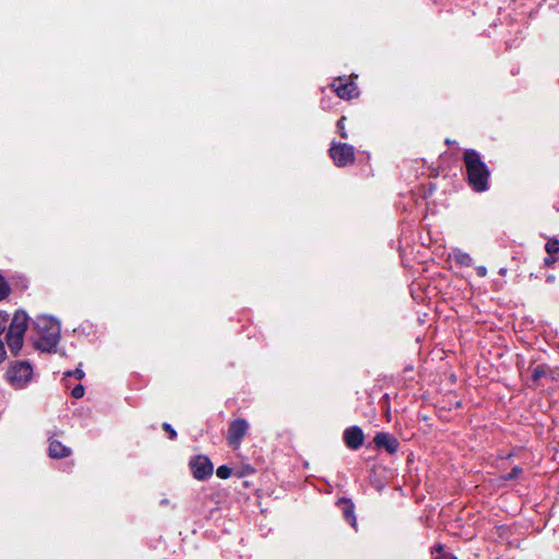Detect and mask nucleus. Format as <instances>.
<instances>
[{
  "label": "nucleus",
  "instance_id": "nucleus-27",
  "mask_svg": "<svg viewBox=\"0 0 559 559\" xmlns=\"http://www.w3.org/2000/svg\"><path fill=\"white\" fill-rule=\"evenodd\" d=\"M476 273L478 276L484 277L487 274V269L485 266H478Z\"/></svg>",
  "mask_w": 559,
  "mask_h": 559
},
{
  "label": "nucleus",
  "instance_id": "nucleus-8",
  "mask_svg": "<svg viewBox=\"0 0 559 559\" xmlns=\"http://www.w3.org/2000/svg\"><path fill=\"white\" fill-rule=\"evenodd\" d=\"M336 95L343 99H352L358 95L357 86L354 82H347L344 78H337L332 84Z\"/></svg>",
  "mask_w": 559,
  "mask_h": 559
},
{
  "label": "nucleus",
  "instance_id": "nucleus-11",
  "mask_svg": "<svg viewBox=\"0 0 559 559\" xmlns=\"http://www.w3.org/2000/svg\"><path fill=\"white\" fill-rule=\"evenodd\" d=\"M72 453L71 449L64 444H62L60 441L50 438L49 439V448H48V454L52 459H63L70 456Z\"/></svg>",
  "mask_w": 559,
  "mask_h": 559
},
{
  "label": "nucleus",
  "instance_id": "nucleus-17",
  "mask_svg": "<svg viewBox=\"0 0 559 559\" xmlns=\"http://www.w3.org/2000/svg\"><path fill=\"white\" fill-rule=\"evenodd\" d=\"M216 475L222 479H227L231 475V468L226 465H222L216 469Z\"/></svg>",
  "mask_w": 559,
  "mask_h": 559
},
{
  "label": "nucleus",
  "instance_id": "nucleus-3",
  "mask_svg": "<svg viewBox=\"0 0 559 559\" xmlns=\"http://www.w3.org/2000/svg\"><path fill=\"white\" fill-rule=\"evenodd\" d=\"M28 328V316L23 310H17L9 325L5 335L7 345L13 356H17L24 344V335Z\"/></svg>",
  "mask_w": 559,
  "mask_h": 559
},
{
  "label": "nucleus",
  "instance_id": "nucleus-23",
  "mask_svg": "<svg viewBox=\"0 0 559 559\" xmlns=\"http://www.w3.org/2000/svg\"><path fill=\"white\" fill-rule=\"evenodd\" d=\"M8 319V313L4 311H0V334H2L5 331Z\"/></svg>",
  "mask_w": 559,
  "mask_h": 559
},
{
  "label": "nucleus",
  "instance_id": "nucleus-13",
  "mask_svg": "<svg viewBox=\"0 0 559 559\" xmlns=\"http://www.w3.org/2000/svg\"><path fill=\"white\" fill-rule=\"evenodd\" d=\"M531 386L537 388L539 385V380L543 377H546L549 372V367L547 365H537V366H531Z\"/></svg>",
  "mask_w": 559,
  "mask_h": 559
},
{
  "label": "nucleus",
  "instance_id": "nucleus-21",
  "mask_svg": "<svg viewBox=\"0 0 559 559\" xmlns=\"http://www.w3.org/2000/svg\"><path fill=\"white\" fill-rule=\"evenodd\" d=\"M162 427H163V430H164V431H166V432L168 433L169 439L175 440V439L177 438V432H176V430L171 427V425H170V424H168V423H164V424L162 425Z\"/></svg>",
  "mask_w": 559,
  "mask_h": 559
},
{
  "label": "nucleus",
  "instance_id": "nucleus-25",
  "mask_svg": "<svg viewBox=\"0 0 559 559\" xmlns=\"http://www.w3.org/2000/svg\"><path fill=\"white\" fill-rule=\"evenodd\" d=\"M5 358H7V350H5L3 342L0 340V364L2 361H4Z\"/></svg>",
  "mask_w": 559,
  "mask_h": 559
},
{
  "label": "nucleus",
  "instance_id": "nucleus-10",
  "mask_svg": "<svg viewBox=\"0 0 559 559\" xmlns=\"http://www.w3.org/2000/svg\"><path fill=\"white\" fill-rule=\"evenodd\" d=\"M373 442L377 448H384L390 454H394L400 445L399 440L386 432H378Z\"/></svg>",
  "mask_w": 559,
  "mask_h": 559
},
{
  "label": "nucleus",
  "instance_id": "nucleus-24",
  "mask_svg": "<svg viewBox=\"0 0 559 559\" xmlns=\"http://www.w3.org/2000/svg\"><path fill=\"white\" fill-rule=\"evenodd\" d=\"M71 395L74 399H81L84 395V386L82 384H78L73 388Z\"/></svg>",
  "mask_w": 559,
  "mask_h": 559
},
{
  "label": "nucleus",
  "instance_id": "nucleus-1",
  "mask_svg": "<svg viewBox=\"0 0 559 559\" xmlns=\"http://www.w3.org/2000/svg\"><path fill=\"white\" fill-rule=\"evenodd\" d=\"M34 330L37 333V338L34 341V346L43 352L53 350L60 340V325L50 317L40 316L34 320Z\"/></svg>",
  "mask_w": 559,
  "mask_h": 559
},
{
  "label": "nucleus",
  "instance_id": "nucleus-7",
  "mask_svg": "<svg viewBox=\"0 0 559 559\" xmlns=\"http://www.w3.org/2000/svg\"><path fill=\"white\" fill-rule=\"evenodd\" d=\"M189 466L193 477L199 480H204L213 474V464L211 460L205 455L194 456L190 461Z\"/></svg>",
  "mask_w": 559,
  "mask_h": 559
},
{
  "label": "nucleus",
  "instance_id": "nucleus-15",
  "mask_svg": "<svg viewBox=\"0 0 559 559\" xmlns=\"http://www.w3.org/2000/svg\"><path fill=\"white\" fill-rule=\"evenodd\" d=\"M545 250L549 255H555L559 252V240L551 238L547 241Z\"/></svg>",
  "mask_w": 559,
  "mask_h": 559
},
{
  "label": "nucleus",
  "instance_id": "nucleus-2",
  "mask_svg": "<svg viewBox=\"0 0 559 559\" xmlns=\"http://www.w3.org/2000/svg\"><path fill=\"white\" fill-rule=\"evenodd\" d=\"M463 160L467 171L471 187L475 191H485L488 188L489 170L475 150H465Z\"/></svg>",
  "mask_w": 559,
  "mask_h": 559
},
{
  "label": "nucleus",
  "instance_id": "nucleus-16",
  "mask_svg": "<svg viewBox=\"0 0 559 559\" xmlns=\"http://www.w3.org/2000/svg\"><path fill=\"white\" fill-rule=\"evenodd\" d=\"M11 292L8 282L0 275V300L7 298Z\"/></svg>",
  "mask_w": 559,
  "mask_h": 559
},
{
  "label": "nucleus",
  "instance_id": "nucleus-18",
  "mask_svg": "<svg viewBox=\"0 0 559 559\" xmlns=\"http://www.w3.org/2000/svg\"><path fill=\"white\" fill-rule=\"evenodd\" d=\"M523 473V468L520 466H514L510 473L504 475L502 478L504 480H511L518 478Z\"/></svg>",
  "mask_w": 559,
  "mask_h": 559
},
{
  "label": "nucleus",
  "instance_id": "nucleus-6",
  "mask_svg": "<svg viewBox=\"0 0 559 559\" xmlns=\"http://www.w3.org/2000/svg\"><path fill=\"white\" fill-rule=\"evenodd\" d=\"M249 430V423L243 418H237L229 423L226 440L233 449H238Z\"/></svg>",
  "mask_w": 559,
  "mask_h": 559
},
{
  "label": "nucleus",
  "instance_id": "nucleus-26",
  "mask_svg": "<svg viewBox=\"0 0 559 559\" xmlns=\"http://www.w3.org/2000/svg\"><path fill=\"white\" fill-rule=\"evenodd\" d=\"M556 258L554 255H549L548 258H545L544 263L547 266H551L556 262Z\"/></svg>",
  "mask_w": 559,
  "mask_h": 559
},
{
  "label": "nucleus",
  "instance_id": "nucleus-4",
  "mask_svg": "<svg viewBox=\"0 0 559 559\" xmlns=\"http://www.w3.org/2000/svg\"><path fill=\"white\" fill-rule=\"evenodd\" d=\"M33 368L27 361H14L10 364L4 374L5 380L14 388H24L32 379Z\"/></svg>",
  "mask_w": 559,
  "mask_h": 559
},
{
  "label": "nucleus",
  "instance_id": "nucleus-19",
  "mask_svg": "<svg viewBox=\"0 0 559 559\" xmlns=\"http://www.w3.org/2000/svg\"><path fill=\"white\" fill-rule=\"evenodd\" d=\"M436 551L437 555L433 559H456L452 554L444 552L441 545L436 547Z\"/></svg>",
  "mask_w": 559,
  "mask_h": 559
},
{
  "label": "nucleus",
  "instance_id": "nucleus-5",
  "mask_svg": "<svg viewBox=\"0 0 559 559\" xmlns=\"http://www.w3.org/2000/svg\"><path fill=\"white\" fill-rule=\"evenodd\" d=\"M329 154L337 167H346L355 162V150L347 143L332 142Z\"/></svg>",
  "mask_w": 559,
  "mask_h": 559
},
{
  "label": "nucleus",
  "instance_id": "nucleus-20",
  "mask_svg": "<svg viewBox=\"0 0 559 559\" xmlns=\"http://www.w3.org/2000/svg\"><path fill=\"white\" fill-rule=\"evenodd\" d=\"M85 373L81 368H76L73 371L64 372V378L67 377H74L78 380H82L84 378Z\"/></svg>",
  "mask_w": 559,
  "mask_h": 559
},
{
  "label": "nucleus",
  "instance_id": "nucleus-12",
  "mask_svg": "<svg viewBox=\"0 0 559 559\" xmlns=\"http://www.w3.org/2000/svg\"><path fill=\"white\" fill-rule=\"evenodd\" d=\"M338 504L343 511V515L345 518V520L352 525V526H356V516H355V512H354V503L347 499V498H342L338 500Z\"/></svg>",
  "mask_w": 559,
  "mask_h": 559
},
{
  "label": "nucleus",
  "instance_id": "nucleus-9",
  "mask_svg": "<svg viewBox=\"0 0 559 559\" xmlns=\"http://www.w3.org/2000/svg\"><path fill=\"white\" fill-rule=\"evenodd\" d=\"M343 439L347 448L358 450L365 441V435L358 426H352L345 429Z\"/></svg>",
  "mask_w": 559,
  "mask_h": 559
},
{
  "label": "nucleus",
  "instance_id": "nucleus-22",
  "mask_svg": "<svg viewBox=\"0 0 559 559\" xmlns=\"http://www.w3.org/2000/svg\"><path fill=\"white\" fill-rule=\"evenodd\" d=\"M337 129H338L340 135H341L343 139H347V138H348L347 132H346V129H345V117H342V118L337 121Z\"/></svg>",
  "mask_w": 559,
  "mask_h": 559
},
{
  "label": "nucleus",
  "instance_id": "nucleus-14",
  "mask_svg": "<svg viewBox=\"0 0 559 559\" xmlns=\"http://www.w3.org/2000/svg\"><path fill=\"white\" fill-rule=\"evenodd\" d=\"M451 257L453 261L460 266L468 267L473 264L472 257L467 252H464L460 249H454Z\"/></svg>",
  "mask_w": 559,
  "mask_h": 559
}]
</instances>
